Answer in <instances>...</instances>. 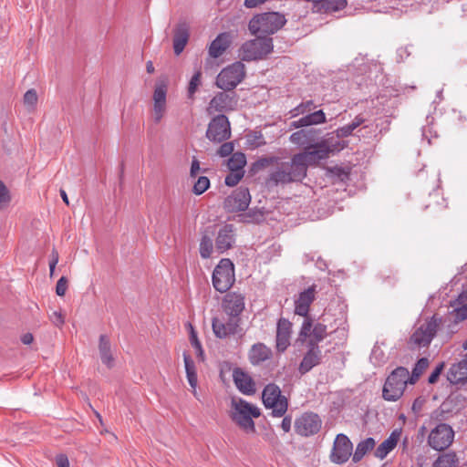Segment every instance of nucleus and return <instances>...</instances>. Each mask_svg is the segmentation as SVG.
I'll list each match as a JSON object with an SVG mask.
<instances>
[{
	"mask_svg": "<svg viewBox=\"0 0 467 467\" xmlns=\"http://www.w3.org/2000/svg\"><path fill=\"white\" fill-rule=\"evenodd\" d=\"M367 120L362 115L356 116L352 121L345 126H342L336 130L335 140H340L341 138H346L353 134V131L358 128L361 127L358 130V136L366 137L368 133V130H369V133L372 132L371 126L366 123Z\"/></svg>",
	"mask_w": 467,
	"mask_h": 467,
	"instance_id": "obj_18",
	"label": "nucleus"
},
{
	"mask_svg": "<svg viewBox=\"0 0 467 467\" xmlns=\"http://www.w3.org/2000/svg\"><path fill=\"white\" fill-rule=\"evenodd\" d=\"M246 164V157L242 152H235L232 154L228 160V168L230 171H244Z\"/></svg>",
	"mask_w": 467,
	"mask_h": 467,
	"instance_id": "obj_40",
	"label": "nucleus"
},
{
	"mask_svg": "<svg viewBox=\"0 0 467 467\" xmlns=\"http://www.w3.org/2000/svg\"><path fill=\"white\" fill-rule=\"evenodd\" d=\"M322 358V351L316 343L310 342L309 348L305 354L300 366L299 371L301 374H306L310 371L314 367L318 365Z\"/></svg>",
	"mask_w": 467,
	"mask_h": 467,
	"instance_id": "obj_25",
	"label": "nucleus"
},
{
	"mask_svg": "<svg viewBox=\"0 0 467 467\" xmlns=\"http://www.w3.org/2000/svg\"><path fill=\"white\" fill-rule=\"evenodd\" d=\"M316 136L317 130L314 129L300 130L292 133L289 137V140L293 144L304 146L313 142L316 139Z\"/></svg>",
	"mask_w": 467,
	"mask_h": 467,
	"instance_id": "obj_35",
	"label": "nucleus"
},
{
	"mask_svg": "<svg viewBox=\"0 0 467 467\" xmlns=\"http://www.w3.org/2000/svg\"><path fill=\"white\" fill-rule=\"evenodd\" d=\"M33 340H34L33 335L30 333H26V334L23 335L21 337V341L25 345L31 344L33 342Z\"/></svg>",
	"mask_w": 467,
	"mask_h": 467,
	"instance_id": "obj_60",
	"label": "nucleus"
},
{
	"mask_svg": "<svg viewBox=\"0 0 467 467\" xmlns=\"http://www.w3.org/2000/svg\"><path fill=\"white\" fill-rule=\"evenodd\" d=\"M273 47L272 38L258 36L242 45L239 57L244 61L263 59L272 52Z\"/></svg>",
	"mask_w": 467,
	"mask_h": 467,
	"instance_id": "obj_8",
	"label": "nucleus"
},
{
	"mask_svg": "<svg viewBox=\"0 0 467 467\" xmlns=\"http://www.w3.org/2000/svg\"><path fill=\"white\" fill-rule=\"evenodd\" d=\"M244 171H231L225 177V184L231 187L235 186L244 177Z\"/></svg>",
	"mask_w": 467,
	"mask_h": 467,
	"instance_id": "obj_46",
	"label": "nucleus"
},
{
	"mask_svg": "<svg viewBox=\"0 0 467 467\" xmlns=\"http://www.w3.org/2000/svg\"><path fill=\"white\" fill-rule=\"evenodd\" d=\"M187 326L189 327V329H190L191 344L196 349L198 356L202 357L203 354V350H202V345L197 337V334H196L193 327L192 326V324L189 323Z\"/></svg>",
	"mask_w": 467,
	"mask_h": 467,
	"instance_id": "obj_47",
	"label": "nucleus"
},
{
	"mask_svg": "<svg viewBox=\"0 0 467 467\" xmlns=\"http://www.w3.org/2000/svg\"><path fill=\"white\" fill-rule=\"evenodd\" d=\"M231 137L230 122L226 116L218 115L212 119L206 130V138L214 143H221Z\"/></svg>",
	"mask_w": 467,
	"mask_h": 467,
	"instance_id": "obj_13",
	"label": "nucleus"
},
{
	"mask_svg": "<svg viewBox=\"0 0 467 467\" xmlns=\"http://www.w3.org/2000/svg\"><path fill=\"white\" fill-rule=\"evenodd\" d=\"M67 289V280L65 276L58 279L56 285V293L59 296H63Z\"/></svg>",
	"mask_w": 467,
	"mask_h": 467,
	"instance_id": "obj_51",
	"label": "nucleus"
},
{
	"mask_svg": "<svg viewBox=\"0 0 467 467\" xmlns=\"http://www.w3.org/2000/svg\"><path fill=\"white\" fill-rule=\"evenodd\" d=\"M429 366V360L427 358H421L418 360L416 363L411 376H410V384H414L415 381L420 378V376L423 373V371L428 368Z\"/></svg>",
	"mask_w": 467,
	"mask_h": 467,
	"instance_id": "obj_42",
	"label": "nucleus"
},
{
	"mask_svg": "<svg viewBox=\"0 0 467 467\" xmlns=\"http://www.w3.org/2000/svg\"><path fill=\"white\" fill-rule=\"evenodd\" d=\"M301 155H294L290 161H277L275 168L271 171L268 182L272 185L286 184L302 181L306 175V167L300 162Z\"/></svg>",
	"mask_w": 467,
	"mask_h": 467,
	"instance_id": "obj_2",
	"label": "nucleus"
},
{
	"mask_svg": "<svg viewBox=\"0 0 467 467\" xmlns=\"http://www.w3.org/2000/svg\"><path fill=\"white\" fill-rule=\"evenodd\" d=\"M37 102V94L35 89L27 90L24 95V104L30 109H34Z\"/></svg>",
	"mask_w": 467,
	"mask_h": 467,
	"instance_id": "obj_48",
	"label": "nucleus"
},
{
	"mask_svg": "<svg viewBox=\"0 0 467 467\" xmlns=\"http://www.w3.org/2000/svg\"><path fill=\"white\" fill-rule=\"evenodd\" d=\"M169 81L167 77L160 78L154 86L152 95V118L155 123H160L167 111V94Z\"/></svg>",
	"mask_w": 467,
	"mask_h": 467,
	"instance_id": "obj_12",
	"label": "nucleus"
},
{
	"mask_svg": "<svg viewBox=\"0 0 467 467\" xmlns=\"http://www.w3.org/2000/svg\"><path fill=\"white\" fill-rule=\"evenodd\" d=\"M292 418L290 416L284 417L281 422V428L285 432H288L291 430Z\"/></svg>",
	"mask_w": 467,
	"mask_h": 467,
	"instance_id": "obj_59",
	"label": "nucleus"
},
{
	"mask_svg": "<svg viewBox=\"0 0 467 467\" xmlns=\"http://www.w3.org/2000/svg\"><path fill=\"white\" fill-rule=\"evenodd\" d=\"M348 146L345 140H335V137L322 139L320 141L310 144L306 147L303 152L297 153L301 155L300 162L304 163L306 171L309 164L317 163L322 160H326L331 153L338 152Z\"/></svg>",
	"mask_w": 467,
	"mask_h": 467,
	"instance_id": "obj_1",
	"label": "nucleus"
},
{
	"mask_svg": "<svg viewBox=\"0 0 467 467\" xmlns=\"http://www.w3.org/2000/svg\"><path fill=\"white\" fill-rule=\"evenodd\" d=\"M370 360L374 365H379L384 361V352L379 347L373 348L370 354Z\"/></svg>",
	"mask_w": 467,
	"mask_h": 467,
	"instance_id": "obj_49",
	"label": "nucleus"
},
{
	"mask_svg": "<svg viewBox=\"0 0 467 467\" xmlns=\"http://www.w3.org/2000/svg\"><path fill=\"white\" fill-rule=\"evenodd\" d=\"M278 158L270 157V158H263L257 161L256 165L259 168H266L271 164H276Z\"/></svg>",
	"mask_w": 467,
	"mask_h": 467,
	"instance_id": "obj_53",
	"label": "nucleus"
},
{
	"mask_svg": "<svg viewBox=\"0 0 467 467\" xmlns=\"http://www.w3.org/2000/svg\"><path fill=\"white\" fill-rule=\"evenodd\" d=\"M99 350L102 363L111 368L114 363V358L111 354L109 340L105 335H101L99 337Z\"/></svg>",
	"mask_w": 467,
	"mask_h": 467,
	"instance_id": "obj_36",
	"label": "nucleus"
},
{
	"mask_svg": "<svg viewBox=\"0 0 467 467\" xmlns=\"http://www.w3.org/2000/svg\"><path fill=\"white\" fill-rule=\"evenodd\" d=\"M248 356L253 365H260L271 358L272 350L263 343H256L251 347Z\"/></svg>",
	"mask_w": 467,
	"mask_h": 467,
	"instance_id": "obj_28",
	"label": "nucleus"
},
{
	"mask_svg": "<svg viewBox=\"0 0 467 467\" xmlns=\"http://www.w3.org/2000/svg\"><path fill=\"white\" fill-rule=\"evenodd\" d=\"M353 445L348 436L337 434L330 453V461L336 464L345 463L351 456Z\"/></svg>",
	"mask_w": 467,
	"mask_h": 467,
	"instance_id": "obj_17",
	"label": "nucleus"
},
{
	"mask_svg": "<svg viewBox=\"0 0 467 467\" xmlns=\"http://www.w3.org/2000/svg\"><path fill=\"white\" fill-rule=\"evenodd\" d=\"M56 463L58 467H69V461L65 454H59L56 457Z\"/></svg>",
	"mask_w": 467,
	"mask_h": 467,
	"instance_id": "obj_56",
	"label": "nucleus"
},
{
	"mask_svg": "<svg viewBox=\"0 0 467 467\" xmlns=\"http://www.w3.org/2000/svg\"><path fill=\"white\" fill-rule=\"evenodd\" d=\"M245 77V67L241 61L234 62L221 70L216 86L223 90H233Z\"/></svg>",
	"mask_w": 467,
	"mask_h": 467,
	"instance_id": "obj_11",
	"label": "nucleus"
},
{
	"mask_svg": "<svg viewBox=\"0 0 467 467\" xmlns=\"http://www.w3.org/2000/svg\"><path fill=\"white\" fill-rule=\"evenodd\" d=\"M292 323L285 318H280L276 327V349L284 352L290 346Z\"/></svg>",
	"mask_w": 467,
	"mask_h": 467,
	"instance_id": "obj_24",
	"label": "nucleus"
},
{
	"mask_svg": "<svg viewBox=\"0 0 467 467\" xmlns=\"http://www.w3.org/2000/svg\"><path fill=\"white\" fill-rule=\"evenodd\" d=\"M400 432L394 431L375 451V456L383 460L397 445Z\"/></svg>",
	"mask_w": 467,
	"mask_h": 467,
	"instance_id": "obj_34",
	"label": "nucleus"
},
{
	"mask_svg": "<svg viewBox=\"0 0 467 467\" xmlns=\"http://www.w3.org/2000/svg\"><path fill=\"white\" fill-rule=\"evenodd\" d=\"M200 171V162L196 158H193L192 161L190 175L191 177L195 178Z\"/></svg>",
	"mask_w": 467,
	"mask_h": 467,
	"instance_id": "obj_57",
	"label": "nucleus"
},
{
	"mask_svg": "<svg viewBox=\"0 0 467 467\" xmlns=\"http://www.w3.org/2000/svg\"><path fill=\"white\" fill-rule=\"evenodd\" d=\"M10 201V192L5 184L0 180V210L7 208Z\"/></svg>",
	"mask_w": 467,
	"mask_h": 467,
	"instance_id": "obj_44",
	"label": "nucleus"
},
{
	"mask_svg": "<svg viewBox=\"0 0 467 467\" xmlns=\"http://www.w3.org/2000/svg\"><path fill=\"white\" fill-rule=\"evenodd\" d=\"M251 202L249 191L245 187H239L231 195L225 198L223 208L228 213L243 212L247 209Z\"/></svg>",
	"mask_w": 467,
	"mask_h": 467,
	"instance_id": "obj_15",
	"label": "nucleus"
},
{
	"mask_svg": "<svg viewBox=\"0 0 467 467\" xmlns=\"http://www.w3.org/2000/svg\"><path fill=\"white\" fill-rule=\"evenodd\" d=\"M213 331L219 338H225L230 335H234L237 331L238 320L236 318H229L227 322L214 317L212 323Z\"/></svg>",
	"mask_w": 467,
	"mask_h": 467,
	"instance_id": "obj_27",
	"label": "nucleus"
},
{
	"mask_svg": "<svg viewBox=\"0 0 467 467\" xmlns=\"http://www.w3.org/2000/svg\"><path fill=\"white\" fill-rule=\"evenodd\" d=\"M455 312V319L457 321H462L467 318V304L463 305L461 307H457L454 309Z\"/></svg>",
	"mask_w": 467,
	"mask_h": 467,
	"instance_id": "obj_52",
	"label": "nucleus"
},
{
	"mask_svg": "<svg viewBox=\"0 0 467 467\" xmlns=\"http://www.w3.org/2000/svg\"><path fill=\"white\" fill-rule=\"evenodd\" d=\"M321 425L322 421L317 414L306 412L296 420L295 429L299 435L307 437L317 433Z\"/></svg>",
	"mask_w": 467,
	"mask_h": 467,
	"instance_id": "obj_16",
	"label": "nucleus"
},
{
	"mask_svg": "<svg viewBox=\"0 0 467 467\" xmlns=\"http://www.w3.org/2000/svg\"><path fill=\"white\" fill-rule=\"evenodd\" d=\"M237 104V99L234 96L225 92L217 93L210 101L207 110L210 114L214 112H221L232 110Z\"/></svg>",
	"mask_w": 467,
	"mask_h": 467,
	"instance_id": "obj_21",
	"label": "nucleus"
},
{
	"mask_svg": "<svg viewBox=\"0 0 467 467\" xmlns=\"http://www.w3.org/2000/svg\"><path fill=\"white\" fill-rule=\"evenodd\" d=\"M212 281L215 290L220 293H224L232 287L235 275L234 264L230 259L220 260L213 272Z\"/></svg>",
	"mask_w": 467,
	"mask_h": 467,
	"instance_id": "obj_10",
	"label": "nucleus"
},
{
	"mask_svg": "<svg viewBox=\"0 0 467 467\" xmlns=\"http://www.w3.org/2000/svg\"><path fill=\"white\" fill-rule=\"evenodd\" d=\"M453 438L454 431L452 428L448 424L441 423L431 431L428 443L432 449L442 451L451 444Z\"/></svg>",
	"mask_w": 467,
	"mask_h": 467,
	"instance_id": "obj_14",
	"label": "nucleus"
},
{
	"mask_svg": "<svg viewBox=\"0 0 467 467\" xmlns=\"http://www.w3.org/2000/svg\"><path fill=\"white\" fill-rule=\"evenodd\" d=\"M229 35L226 33L219 34L209 46L208 53L213 58L221 57L229 47Z\"/></svg>",
	"mask_w": 467,
	"mask_h": 467,
	"instance_id": "obj_30",
	"label": "nucleus"
},
{
	"mask_svg": "<svg viewBox=\"0 0 467 467\" xmlns=\"http://www.w3.org/2000/svg\"><path fill=\"white\" fill-rule=\"evenodd\" d=\"M318 5L326 13L337 12L347 5V0H323Z\"/></svg>",
	"mask_w": 467,
	"mask_h": 467,
	"instance_id": "obj_39",
	"label": "nucleus"
},
{
	"mask_svg": "<svg viewBox=\"0 0 467 467\" xmlns=\"http://www.w3.org/2000/svg\"><path fill=\"white\" fill-rule=\"evenodd\" d=\"M284 15L278 12H269L254 16L249 22V30L253 35H272L285 24Z\"/></svg>",
	"mask_w": 467,
	"mask_h": 467,
	"instance_id": "obj_5",
	"label": "nucleus"
},
{
	"mask_svg": "<svg viewBox=\"0 0 467 467\" xmlns=\"http://www.w3.org/2000/svg\"><path fill=\"white\" fill-rule=\"evenodd\" d=\"M315 109L312 100L303 102L291 110L292 117L304 115L297 120L290 123V129H299L313 125L323 124L327 121L326 114L322 109L311 112Z\"/></svg>",
	"mask_w": 467,
	"mask_h": 467,
	"instance_id": "obj_7",
	"label": "nucleus"
},
{
	"mask_svg": "<svg viewBox=\"0 0 467 467\" xmlns=\"http://www.w3.org/2000/svg\"><path fill=\"white\" fill-rule=\"evenodd\" d=\"M58 263V254L57 251L53 250L52 252V259L49 262V270L50 275L52 276L56 268L57 264Z\"/></svg>",
	"mask_w": 467,
	"mask_h": 467,
	"instance_id": "obj_58",
	"label": "nucleus"
},
{
	"mask_svg": "<svg viewBox=\"0 0 467 467\" xmlns=\"http://www.w3.org/2000/svg\"><path fill=\"white\" fill-rule=\"evenodd\" d=\"M316 296V285H311L299 293L298 296L295 300V313L298 316H302L305 318L307 317L310 305L315 300Z\"/></svg>",
	"mask_w": 467,
	"mask_h": 467,
	"instance_id": "obj_22",
	"label": "nucleus"
},
{
	"mask_svg": "<svg viewBox=\"0 0 467 467\" xmlns=\"http://www.w3.org/2000/svg\"><path fill=\"white\" fill-rule=\"evenodd\" d=\"M223 306L225 311L232 316V318H236L244 308V297L235 294L228 295L224 300Z\"/></svg>",
	"mask_w": 467,
	"mask_h": 467,
	"instance_id": "obj_32",
	"label": "nucleus"
},
{
	"mask_svg": "<svg viewBox=\"0 0 467 467\" xmlns=\"http://www.w3.org/2000/svg\"><path fill=\"white\" fill-rule=\"evenodd\" d=\"M408 383H410L409 370L403 367L397 368L386 379L382 390L383 398L389 401L398 400Z\"/></svg>",
	"mask_w": 467,
	"mask_h": 467,
	"instance_id": "obj_6",
	"label": "nucleus"
},
{
	"mask_svg": "<svg viewBox=\"0 0 467 467\" xmlns=\"http://www.w3.org/2000/svg\"><path fill=\"white\" fill-rule=\"evenodd\" d=\"M202 72L198 69L192 78L190 79L188 86V98L192 99L199 86L201 85Z\"/></svg>",
	"mask_w": 467,
	"mask_h": 467,
	"instance_id": "obj_43",
	"label": "nucleus"
},
{
	"mask_svg": "<svg viewBox=\"0 0 467 467\" xmlns=\"http://www.w3.org/2000/svg\"><path fill=\"white\" fill-rule=\"evenodd\" d=\"M190 38V26L186 22H180L173 29V51L179 56L185 48Z\"/></svg>",
	"mask_w": 467,
	"mask_h": 467,
	"instance_id": "obj_23",
	"label": "nucleus"
},
{
	"mask_svg": "<svg viewBox=\"0 0 467 467\" xmlns=\"http://www.w3.org/2000/svg\"><path fill=\"white\" fill-rule=\"evenodd\" d=\"M235 242L234 227L233 224H224L217 234L215 239V250L219 254H223L231 249Z\"/></svg>",
	"mask_w": 467,
	"mask_h": 467,
	"instance_id": "obj_20",
	"label": "nucleus"
},
{
	"mask_svg": "<svg viewBox=\"0 0 467 467\" xmlns=\"http://www.w3.org/2000/svg\"><path fill=\"white\" fill-rule=\"evenodd\" d=\"M262 400L265 407L272 410L274 417H282L287 411V398L282 395L280 388L275 383H269L264 388Z\"/></svg>",
	"mask_w": 467,
	"mask_h": 467,
	"instance_id": "obj_9",
	"label": "nucleus"
},
{
	"mask_svg": "<svg viewBox=\"0 0 467 467\" xmlns=\"http://www.w3.org/2000/svg\"><path fill=\"white\" fill-rule=\"evenodd\" d=\"M213 243L210 236L203 234L200 242V255L203 259L210 258L213 252Z\"/></svg>",
	"mask_w": 467,
	"mask_h": 467,
	"instance_id": "obj_41",
	"label": "nucleus"
},
{
	"mask_svg": "<svg viewBox=\"0 0 467 467\" xmlns=\"http://www.w3.org/2000/svg\"><path fill=\"white\" fill-rule=\"evenodd\" d=\"M234 382L240 392L244 395H253L255 392V384L252 378L239 368L233 371Z\"/></svg>",
	"mask_w": 467,
	"mask_h": 467,
	"instance_id": "obj_26",
	"label": "nucleus"
},
{
	"mask_svg": "<svg viewBox=\"0 0 467 467\" xmlns=\"http://www.w3.org/2000/svg\"><path fill=\"white\" fill-rule=\"evenodd\" d=\"M335 333L340 335L342 338H345L347 337V332L345 328H337L335 330Z\"/></svg>",
	"mask_w": 467,
	"mask_h": 467,
	"instance_id": "obj_62",
	"label": "nucleus"
},
{
	"mask_svg": "<svg viewBox=\"0 0 467 467\" xmlns=\"http://www.w3.org/2000/svg\"><path fill=\"white\" fill-rule=\"evenodd\" d=\"M443 369V363L439 364L435 369L431 372V374L429 377V383L433 384L437 381L439 376L441 375V371Z\"/></svg>",
	"mask_w": 467,
	"mask_h": 467,
	"instance_id": "obj_55",
	"label": "nucleus"
},
{
	"mask_svg": "<svg viewBox=\"0 0 467 467\" xmlns=\"http://www.w3.org/2000/svg\"><path fill=\"white\" fill-rule=\"evenodd\" d=\"M327 335V327L322 323H317L314 326L309 318H305L300 332L299 339L305 340L306 337H311L310 342L317 343L323 340Z\"/></svg>",
	"mask_w": 467,
	"mask_h": 467,
	"instance_id": "obj_19",
	"label": "nucleus"
},
{
	"mask_svg": "<svg viewBox=\"0 0 467 467\" xmlns=\"http://www.w3.org/2000/svg\"><path fill=\"white\" fill-rule=\"evenodd\" d=\"M146 70L148 73L152 74L154 72V66L151 61H148L146 64Z\"/></svg>",
	"mask_w": 467,
	"mask_h": 467,
	"instance_id": "obj_61",
	"label": "nucleus"
},
{
	"mask_svg": "<svg viewBox=\"0 0 467 467\" xmlns=\"http://www.w3.org/2000/svg\"><path fill=\"white\" fill-rule=\"evenodd\" d=\"M50 320L55 326L58 327H61L65 322L62 314L58 311H55L50 315Z\"/></svg>",
	"mask_w": 467,
	"mask_h": 467,
	"instance_id": "obj_54",
	"label": "nucleus"
},
{
	"mask_svg": "<svg viewBox=\"0 0 467 467\" xmlns=\"http://www.w3.org/2000/svg\"><path fill=\"white\" fill-rule=\"evenodd\" d=\"M459 459L454 452H447L440 455L433 462V467H458Z\"/></svg>",
	"mask_w": 467,
	"mask_h": 467,
	"instance_id": "obj_38",
	"label": "nucleus"
},
{
	"mask_svg": "<svg viewBox=\"0 0 467 467\" xmlns=\"http://www.w3.org/2000/svg\"><path fill=\"white\" fill-rule=\"evenodd\" d=\"M261 415L260 409L241 398H233L231 400L230 417L232 420L247 433L255 431L254 418Z\"/></svg>",
	"mask_w": 467,
	"mask_h": 467,
	"instance_id": "obj_3",
	"label": "nucleus"
},
{
	"mask_svg": "<svg viewBox=\"0 0 467 467\" xmlns=\"http://www.w3.org/2000/svg\"><path fill=\"white\" fill-rule=\"evenodd\" d=\"M210 186V180L206 176H201L198 178L193 185V192L196 195L203 193Z\"/></svg>",
	"mask_w": 467,
	"mask_h": 467,
	"instance_id": "obj_45",
	"label": "nucleus"
},
{
	"mask_svg": "<svg viewBox=\"0 0 467 467\" xmlns=\"http://www.w3.org/2000/svg\"><path fill=\"white\" fill-rule=\"evenodd\" d=\"M183 360H184L187 380L192 388V394L196 399H199L198 393L196 390L197 373H196L195 363L192 360V358L186 353H183Z\"/></svg>",
	"mask_w": 467,
	"mask_h": 467,
	"instance_id": "obj_33",
	"label": "nucleus"
},
{
	"mask_svg": "<svg viewBox=\"0 0 467 467\" xmlns=\"http://www.w3.org/2000/svg\"><path fill=\"white\" fill-rule=\"evenodd\" d=\"M60 195H61V198L64 201V202L68 205L69 202H68L67 192L64 190H60Z\"/></svg>",
	"mask_w": 467,
	"mask_h": 467,
	"instance_id": "obj_63",
	"label": "nucleus"
},
{
	"mask_svg": "<svg viewBox=\"0 0 467 467\" xmlns=\"http://www.w3.org/2000/svg\"><path fill=\"white\" fill-rule=\"evenodd\" d=\"M464 349H467V340L463 343Z\"/></svg>",
	"mask_w": 467,
	"mask_h": 467,
	"instance_id": "obj_64",
	"label": "nucleus"
},
{
	"mask_svg": "<svg viewBox=\"0 0 467 467\" xmlns=\"http://www.w3.org/2000/svg\"><path fill=\"white\" fill-rule=\"evenodd\" d=\"M447 378L452 384L464 383L467 380V354L464 359L450 368Z\"/></svg>",
	"mask_w": 467,
	"mask_h": 467,
	"instance_id": "obj_29",
	"label": "nucleus"
},
{
	"mask_svg": "<svg viewBox=\"0 0 467 467\" xmlns=\"http://www.w3.org/2000/svg\"><path fill=\"white\" fill-rule=\"evenodd\" d=\"M234 150V146L233 142H224L218 149V155L221 157H227L229 155L234 154L233 151Z\"/></svg>",
	"mask_w": 467,
	"mask_h": 467,
	"instance_id": "obj_50",
	"label": "nucleus"
},
{
	"mask_svg": "<svg viewBox=\"0 0 467 467\" xmlns=\"http://www.w3.org/2000/svg\"><path fill=\"white\" fill-rule=\"evenodd\" d=\"M396 97V91L387 88L377 97L376 106L381 107V112H384L385 114L390 113V110L397 105Z\"/></svg>",
	"mask_w": 467,
	"mask_h": 467,
	"instance_id": "obj_31",
	"label": "nucleus"
},
{
	"mask_svg": "<svg viewBox=\"0 0 467 467\" xmlns=\"http://www.w3.org/2000/svg\"><path fill=\"white\" fill-rule=\"evenodd\" d=\"M375 441L373 438H367L361 441L355 450L352 460L354 462H358L361 459L375 447Z\"/></svg>",
	"mask_w": 467,
	"mask_h": 467,
	"instance_id": "obj_37",
	"label": "nucleus"
},
{
	"mask_svg": "<svg viewBox=\"0 0 467 467\" xmlns=\"http://www.w3.org/2000/svg\"><path fill=\"white\" fill-rule=\"evenodd\" d=\"M441 326V318L434 315L431 318L419 322L410 338V344L413 348H421L428 347Z\"/></svg>",
	"mask_w": 467,
	"mask_h": 467,
	"instance_id": "obj_4",
	"label": "nucleus"
}]
</instances>
